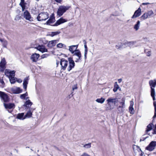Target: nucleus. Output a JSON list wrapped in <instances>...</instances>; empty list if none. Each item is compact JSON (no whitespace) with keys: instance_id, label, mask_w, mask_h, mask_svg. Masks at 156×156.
Listing matches in <instances>:
<instances>
[{"instance_id":"1","label":"nucleus","mask_w":156,"mask_h":156,"mask_svg":"<svg viewBox=\"0 0 156 156\" xmlns=\"http://www.w3.org/2000/svg\"><path fill=\"white\" fill-rule=\"evenodd\" d=\"M70 7L64 5H60L57 11V14L59 16H62L63 14L68 10Z\"/></svg>"},{"instance_id":"2","label":"nucleus","mask_w":156,"mask_h":156,"mask_svg":"<svg viewBox=\"0 0 156 156\" xmlns=\"http://www.w3.org/2000/svg\"><path fill=\"white\" fill-rule=\"evenodd\" d=\"M48 18V14L47 12H42L40 13L37 17V20L39 21L45 20Z\"/></svg>"},{"instance_id":"3","label":"nucleus","mask_w":156,"mask_h":156,"mask_svg":"<svg viewBox=\"0 0 156 156\" xmlns=\"http://www.w3.org/2000/svg\"><path fill=\"white\" fill-rule=\"evenodd\" d=\"M0 97L4 103H7L9 101L10 98L9 96L4 92L0 91Z\"/></svg>"},{"instance_id":"4","label":"nucleus","mask_w":156,"mask_h":156,"mask_svg":"<svg viewBox=\"0 0 156 156\" xmlns=\"http://www.w3.org/2000/svg\"><path fill=\"white\" fill-rule=\"evenodd\" d=\"M73 56L75 58V62H78L80 61L81 60V54L80 51L79 50H76L75 52L73 53Z\"/></svg>"},{"instance_id":"5","label":"nucleus","mask_w":156,"mask_h":156,"mask_svg":"<svg viewBox=\"0 0 156 156\" xmlns=\"http://www.w3.org/2000/svg\"><path fill=\"white\" fill-rule=\"evenodd\" d=\"M155 147H156V141H152L147 147V150L152 151L155 149Z\"/></svg>"},{"instance_id":"6","label":"nucleus","mask_w":156,"mask_h":156,"mask_svg":"<svg viewBox=\"0 0 156 156\" xmlns=\"http://www.w3.org/2000/svg\"><path fill=\"white\" fill-rule=\"evenodd\" d=\"M68 62L64 58H62L60 62V64L61 66L62 69L65 70L68 65Z\"/></svg>"},{"instance_id":"7","label":"nucleus","mask_w":156,"mask_h":156,"mask_svg":"<svg viewBox=\"0 0 156 156\" xmlns=\"http://www.w3.org/2000/svg\"><path fill=\"white\" fill-rule=\"evenodd\" d=\"M23 17L26 20L30 21H33V18L31 17L30 13L27 10L24 12Z\"/></svg>"},{"instance_id":"8","label":"nucleus","mask_w":156,"mask_h":156,"mask_svg":"<svg viewBox=\"0 0 156 156\" xmlns=\"http://www.w3.org/2000/svg\"><path fill=\"white\" fill-rule=\"evenodd\" d=\"M3 105L5 108L7 109H13L15 108V105L14 103H4Z\"/></svg>"},{"instance_id":"9","label":"nucleus","mask_w":156,"mask_h":156,"mask_svg":"<svg viewBox=\"0 0 156 156\" xmlns=\"http://www.w3.org/2000/svg\"><path fill=\"white\" fill-rule=\"evenodd\" d=\"M69 65L67 69L69 71L74 67L75 63L74 61L71 58H69Z\"/></svg>"},{"instance_id":"10","label":"nucleus","mask_w":156,"mask_h":156,"mask_svg":"<svg viewBox=\"0 0 156 156\" xmlns=\"http://www.w3.org/2000/svg\"><path fill=\"white\" fill-rule=\"evenodd\" d=\"M15 71L13 70L11 71L10 70L8 69H5V75L9 78L13 74H15Z\"/></svg>"},{"instance_id":"11","label":"nucleus","mask_w":156,"mask_h":156,"mask_svg":"<svg viewBox=\"0 0 156 156\" xmlns=\"http://www.w3.org/2000/svg\"><path fill=\"white\" fill-rule=\"evenodd\" d=\"M40 57V55L38 54L35 53L33 54L31 56L30 59L33 62H36Z\"/></svg>"},{"instance_id":"12","label":"nucleus","mask_w":156,"mask_h":156,"mask_svg":"<svg viewBox=\"0 0 156 156\" xmlns=\"http://www.w3.org/2000/svg\"><path fill=\"white\" fill-rule=\"evenodd\" d=\"M78 45H73L69 46V51L72 54L75 52L76 50H77V48Z\"/></svg>"},{"instance_id":"13","label":"nucleus","mask_w":156,"mask_h":156,"mask_svg":"<svg viewBox=\"0 0 156 156\" xmlns=\"http://www.w3.org/2000/svg\"><path fill=\"white\" fill-rule=\"evenodd\" d=\"M66 21L67 20H66L63 18L62 17H61L57 21L53 26H57Z\"/></svg>"},{"instance_id":"14","label":"nucleus","mask_w":156,"mask_h":156,"mask_svg":"<svg viewBox=\"0 0 156 156\" xmlns=\"http://www.w3.org/2000/svg\"><path fill=\"white\" fill-rule=\"evenodd\" d=\"M141 14V10L140 8H139L137 10H136L132 18L133 19L136 18L139 16Z\"/></svg>"},{"instance_id":"15","label":"nucleus","mask_w":156,"mask_h":156,"mask_svg":"<svg viewBox=\"0 0 156 156\" xmlns=\"http://www.w3.org/2000/svg\"><path fill=\"white\" fill-rule=\"evenodd\" d=\"M130 106L129 107V111L131 114H133L134 113V111L133 106L134 105V102L133 100H131L130 101Z\"/></svg>"},{"instance_id":"16","label":"nucleus","mask_w":156,"mask_h":156,"mask_svg":"<svg viewBox=\"0 0 156 156\" xmlns=\"http://www.w3.org/2000/svg\"><path fill=\"white\" fill-rule=\"evenodd\" d=\"M106 101L109 105H110V103H113L114 105H115L116 103H117L118 101L116 98H109Z\"/></svg>"},{"instance_id":"17","label":"nucleus","mask_w":156,"mask_h":156,"mask_svg":"<svg viewBox=\"0 0 156 156\" xmlns=\"http://www.w3.org/2000/svg\"><path fill=\"white\" fill-rule=\"evenodd\" d=\"M154 121V119H153L152 121V123H150L147 126V134L148 135V132L149 131L152 130L153 129V128H154V126L153 123Z\"/></svg>"},{"instance_id":"18","label":"nucleus","mask_w":156,"mask_h":156,"mask_svg":"<svg viewBox=\"0 0 156 156\" xmlns=\"http://www.w3.org/2000/svg\"><path fill=\"white\" fill-rule=\"evenodd\" d=\"M58 41V40H53L49 41L48 43V46L49 48H51L55 46Z\"/></svg>"},{"instance_id":"19","label":"nucleus","mask_w":156,"mask_h":156,"mask_svg":"<svg viewBox=\"0 0 156 156\" xmlns=\"http://www.w3.org/2000/svg\"><path fill=\"white\" fill-rule=\"evenodd\" d=\"M149 84L151 88V90L152 89H154V88L156 85V80H150L149 82Z\"/></svg>"},{"instance_id":"20","label":"nucleus","mask_w":156,"mask_h":156,"mask_svg":"<svg viewBox=\"0 0 156 156\" xmlns=\"http://www.w3.org/2000/svg\"><path fill=\"white\" fill-rule=\"evenodd\" d=\"M12 92L14 94H18L21 93L22 90L20 88L16 87L12 89Z\"/></svg>"},{"instance_id":"21","label":"nucleus","mask_w":156,"mask_h":156,"mask_svg":"<svg viewBox=\"0 0 156 156\" xmlns=\"http://www.w3.org/2000/svg\"><path fill=\"white\" fill-rule=\"evenodd\" d=\"M32 104V102H31L30 100L28 99L25 102L23 105V106L25 107L26 108H30Z\"/></svg>"},{"instance_id":"22","label":"nucleus","mask_w":156,"mask_h":156,"mask_svg":"<svg viewBox=\"0 0 156 156\" xmlns=\"http://www.w3.org/2000/svg\"><path fill=\"white\" fill-rule=\"evenodd\" d=\"M29 78L27 77L25 78L23 80V87L24 89L26 90L27 88V84L28 83V81L29 80Z\"/></svg>"},{"instance_id":"23","label":"nucleus","mask_w":156,"mask_h":156,"mask_svg":"<svg viewBox=\"0 0 156 156\" xmlns=\"http://www.w3.org/2000/svg\"><path fill=\"white\" fill-rule=\"evenodd\" d=\"M37 49L40 51L43 52H47L48 50L43 46H39L37 47Z\"/></svg>"},{"instance_id":"24","label":"nucleus","mask_w":156,"mask_h":156,"mask_svg":"<svg viewBox=\"0 0 156 156\" xmlns=\"http://www.w3.org/2000/svg\"><path fill=\"white\" fill-rule=\"evenodd\" d=\"M55 18L53 16H51L49 19L47 21L46 24L49 25L50 24L53 23L55 21Z\"/></svg>"},{"instance_id":"25","label":"nucleus","mask_w":156,"mask_h":156,"mask_svg":"<svg viewBox=\"0 0 156 156\" xmlns=\"http://www.w3.org/2000/svg\"><path fill=\"white\" fill-rule=\"evenodd\" d=\"M15 76V74H12L11 76H10L9 78V81L12 84H13L15 83L16 82V80L15 78L14 77Z\"/></svg>"},{"instance_id":"26","label":"nucleus","mask_w":156,"mask_h":156,"mask_svg":"<svg viewBox=\"0 0 156 156\" xmlns=\"http://www.w3.org/2000/svg\"><path fill=\"white\" fill-rule=\"evenodd\" d=\"M21 2L20 5L22 8V10L23 11L25 9V5L27 4L24 2V0H20Z\"/></svg>"},{"instance_id":"27","label":"nucleus","mask_w":156,"mask_h":156,"mask_svg":"<svg viewBox=\"0 0 156 156\" xmlns=\"http://www.w3.org/2000/svg\"><path fill=\"white\" fill-rule=\"evenodd\" d=\"M24 115V113H19L17 115L16 118L20 119H24L25 118V117L23 118Z\"/></svg>"},{"instance_id":"28","label":"nucleus","mask_w":156,"mask_h":156,"mask_svg":"<svg viewBox=\"0 0 156 156\" xmlns=\"http://www.w3.org/2000/svg\"><path fill=\"white\" fill-rule=\"evenodd\" d=\"M32 112H31V110H30V109L28 111V112H27L26 115H25V118H29L31 117L32 115Z\"/></svg>"},{"instance_id":"29","label":"nucleus","mask_w":156,"mask_h":156,"mask_svg":"<svg viewBox=\"0 0 156 156\" xmlns=\"http://www.w3.org/2000/svg\"><path fill=\"white\" fill-rule=\"evenodd\" d=\"M6 62L5 59L4 58L2 59L0 62V66L4 67H5Z\"/></svg>"},{"instance_id":"30","label":"nucleus","mask_w":156,"mask_h":156,"mask_svg":"<svg viewBox=\"0 0 156 156\" xmlns=\"http://www.w3.org/2000/svg\"><path fill=\"white\" fill-rule=\"evenodd\" d=\"M140 22L139 21H138L136 22V23L134 27V28L137 31L139 29L140 27Z\"/></svg>"},{"instance_id":"31","label":"nucleus","mask_w":156,"mask_h":156,"mask_svg":"<svg viewBox=\"0 0 156 156\" xmlns=\"http://www.w3.org/2000/svg\"><path fill=\"white\" fill-rule=\"evenodd\" d=\"M105 100V99L103 98H98L96 100V101L98 103H101V104L103 103Z\"/></svg>"},{"instance_id":"32","label":"nucleus","mask_w":156,"mask_h":156,"mask_svg":"<svg viewBox=\"0 0 156 156\" xmlns=\"http://www.w3.org/2000/svg\"><path fill=\"white\" fill-rule=\"evenodd\" d=\"M155 92L154 89H152V90H151V96L152 97V98H153V99L154 101L155 99Z\"/></svg>"},{"instance_id":"33","label":"nucleus","mask_w":156,"mask_h":156,"mask_svg":"<svg viewBox=\"0 0 156 156\" xmlns=\"http://www.w3.org/2000/svg\"><path fill=\"white\" fill-rule=\"evenodd\" d=\"M60 32L59 31H58L57 32H52L50 34H49V35L51 37H53L55 35H57V34H60Z\"/></svg>"},{"instance_id":"34","label":"nucleus","mask_w":156,"mask_h":156,"mask_svg":"<svg viewBox=\"0 0 156 156\" xmlns=\"http://www.w3.org/2000/svg\"><path fill=\"white\" fill-rule=\"evenodd\" d=\"M28 95V93L27 92L25 94H22L20 95V98L21 99H25L26 96H27Z\"/></svg>"},{"instance_id":"35","label":"nucleus","mask_w":156,"mask_h":156,"mask_svg":"<svg viewBox=\"0 0 156 156\" xmlns=\"http://www.w3.org/2000/svg\"><path fill=\"white\" fill-rule=\"evenodd\" d=\"M153 12L152 10H150L149 11H148V12L147 13V18L148 16H152L153 15Z\"/></svg>"},{"instance_id":"36","label":"nucleus","mask_w":156,"mask_h":156,"mask_svg":"<svg viewBox=\"0 0 156 156\" xmlns=\"http://www.w3.org/2000/svg\"><path fill=\"white\" fill-rule=\"evenodd\" d=\"M84 42V47L85 48L84 52H87V42L85 40H83Z\"/></svg>"},{"instance_id":"37","label":"nucleus","mask_w":156,"mask_h":156,"mask_svg":"<svg viewBox=\"0 0 156 156\" xmlns=\"http://www.w3.org/2000/svg\"><path fill=\"white\" fill-rule=\"evenodd\" d=\"M124 107L123 106H119L118 108V110L120 112H123V108Z\"/></svg>"},{"instance_id":"38","label":"nucleus","mask_w":156,"mask_h":156,"mask_svg":"<svg viewBox=\"0 0 156 156\" xmlns=\"http://www.w3.org/2000/svg\"><path fill=\"white\" fill-rule=\"evenodd\" d=\"M122 101L120 102V104L122 105L121 106L125 107V98H122L121 99Z\"/></svg>"},{"instance_id":"39","label":"nucleus","mask_w":156,"mask_h":156,"mask_svg":"<svg viewBox=\"0 0 156 156\" xmlns=\"http://www.w3.org/2000/svg\"><path fill=\"white\" fill-rule=\"evenodd\" d=\"M91 143L86 144L83 146V147L86 148H89L91 147Z\"/></svg>"},{"instance_id":"40","label":"nucleus","mask_w":156,"mask_h":156,"mask_svg":"<svg viewBox=\"0 0 156 156\" xmlns=\"http://www.w3.org/2000/svg\"><path fill=\"white\" fill-rule=\"evenodd\" d=\"M135 42L134 41H131L125 43V45L127 44L128 45H130L131 44H134Z\"/></svg>"},{"instance_id":"41","label":"nucleus","mask_w":156,"mask_h":156,"mask_svg":"<svg viewBox=\"0 0 156 156\" xmlns=\"http://www.w3.org/2000/svg\"><path fill=\"white\" fill-rule=\"evenodd\" d=\"M153 134H156V129L155 128H154L153 130V132L151 134H150L149 133H148V135H149L150 136H151Z\"/></svg>"},{"instance_id":"42","label":"nucleus","mask_w":156,"mask_h":156,"mask_svg":"<svg viewBox=\"0 0 156 156\" xmlns=\"http://www.w3.org/2000/svg\"><path fill=\"white\" fill-rule=\"evenodd\" d=\"M64 46V44H63L61 43H59L57 44V47L58 48H61Z\"/></svg>"},{"instance_id":"43","label":"nucleus","mask_w":156,"mask_h":156,"mask_svg":"<svg viewBox=\"0 0 156 156\" xmlns=\"http://www.w3.org/2000/svg\"><path fill=\"white\" fill-rule=\"evenodd\" d=\"M114 88L118 89L119 88V85L117 84V82H115V83Z\"/></svg>"},{"instance_id":"44","label":"nucleus","mask_w":156,"mask_h":156,"mask_svg":"<svg viewBox=\"0 0 156 156\" xmlns=\"http://www.w3.org/2000/svg\"><path fill=\"white\" fill-rule=\"evenodd\" d=\"M81 156H90L89 154L86 153H83Z\"/></svg>"},{"instance_id":"45","label":"nucleus","mask_w":156,"mask_h":156,"mask_svg":"<svg viewBox=\"0 0 156 156\" xmlns=\"http://www.w3.org/2000/svg\"><path fill=\"white\" fill-rule=\"evenodd\" d=\"M153 105L154 107V112H156V102L154 101Z\"/></svg>"},{"instance_id":"46","label":"nucleus","mask_w":156,"mask_h":156,"mask_svg":"<svg viewBox=\"0 0 156 156\" xmlns=\"http://www.w3.org/2000/svg\"><path fill=\"white\" fill-rule=\"evenodd\" d=\"M135 147H133L134 149V148H136L137 149V150L138 151H141V149L140 148V147L138 146H135Z\"/></svg>"},{"instance_id":"47","label":"nucleus","mask_w":156,"mask_h":156,"mask_svg":"<svg viewBox=\"0 0 156 156\" xmlns=\"http://www.w3.org/2000/svg\"><path fill=\"white\" fill-rule=\"evenodd\" d=\"M145 135H144V136L141 137L140 140V141H144L146 139V137H144V136Z\"/></svg>"},{"instance_id":"48","label":"nucleus","mask_w":156,"mask_h":156,"mask_svg":"<svg viewBox=\"0 0 156 156\" xmlns=\"http://www.w3.org/2000/svg\"><path fill=\"white\" fill-rule=\"evenodd\" d=\"M151 55V51H148L147 52V56H150Z\"/></svg>"},{"instance_id":"49","label":"nucleus","mask_w":156,"mask_h":156,"mask_svg":"<svg viewBox=\"0 0 156 156\" xmlns=\"http://www.w3.org/2000/svg\"><path fill=\"white\" fill-rule=\"evenodd\" d=\"M5 68V67L0 66V71L1 72H3Z\"/></svg>"},{"instance_id":"50","label":"nucleus","mask_w":156,"mask_h":156,"mask_svg":"<svg viewBox=\"0 0 156 156\" xmlns=\"http://www.w3.org/2000/svg\"><path fill=\"white\" fill-rule=\"evenodd\" d=\"M145 13H144L141 17V20H144L145 17Z\"/></svg>"},{"instance_id":"51","label":"nucleus","mask_w":156,"mask_h":156,"mask_svg":"<svg viewBox=\"0 0 156 156\" xmlns=\"http://www.w3.org/2000/svg\"><path fill=\"white\" fill-rule=\"evenodd\" d=\"M48 56V55L47 54L46 55H43L41 56V57L42 58H44L47 57Z\"/></svg>"},{"instance_id":"52","label":"nucleus","mask_w":156,"mask_h":156,"mask_svg":"<svg viewBox=\"0 0 156 156\" xmlns=\"http://www.w3.org/2000/svg\"><path fill=\"white\" fill-rule=\"evenodd\" d=\"M21 18V16H16L15 19L16 20H19Z\"/></svg>"},{"instance_id":"53","label":"nucleus","mask_w":156,"mask_h":156,"mask_svg":"<svg viewBox=\"0 0 156 156\" xmlns=\"http://www.w3.org/2000/svg\"><path fill=\"white\" fill-rule=\"evenodd\" d=\"M146 5V3H142V4L141 5V7L142 8H145V7H143V6L144 5Z\"/></svg>"},{"instance_id":"54","label":"nucleus","mask_w":156,"mask_h":156,"mask_svg":"<svg viewBox=\"0 0 156 156\" xmlns=\"http://www.w3.org/2000/svg\"><path fill=\"white\" fill-rule=\"evenodd\" d=\"M77 88L76 85H74V86L73 87L72 89L73 90L75 89H76Z\"/></svg>"},{"instance_id":"55","label":"nucleus","mask_w":156,"mask_h":156,"mask_svg":"<svg viewBox=\"0 0 156 156\" xmlns=\"http://www.w3.org/2000/svg\"><path fill=\"white\" fill-rule=\"evenodd\" d=\"M87 52H84V58L85 60L87 58Z\"/></svg>"},{"instance_id":"56","label":"nucleus","mask_w":156,"mask_h":156,"mask_svg":"<svg viewBox=\"0 0 156 156\" xmlns=\"http://www.w3.org/2000/svg\"><path fill=\"white\" fill-rule=\"evenodd\" d=\"M16 81L19 83H21L22 82V80L20 79H18L16 80Z\"/></svg>"},{"instance_id":"57","label":"nucleus","mask_w":156,"mask_h":156,"mask_svg":"<svg viewBox=\"0 0 156 156\" xmlns=\"http://www.w3.org/2000/svg\"><path fill=\"white\" fill-rule=\"evenodd\" d=\"M115 47L117 49H119L121 48L122 47L121 46H118V45H116L115 46Z\"/></svg>"},{"instance_id":"58","label":"nucleus","mask_w":156,"mask_h":156,"mask_svg":"<svg viewBox=\"0 0 156 156\" xmlns=\"http://www.w3.org/2000/svg\"><path fill=\"white\" fill-rule=\"evenodd\" d=\"M55 1L57 2L60 3L62 1V0H55Z\"/></svg>"},{"instance_id":"59","label":"nucleus","mask_w":156,"mask_h":156,"mask_svg":"<svg viewBox=\"0 0 156 156\" xmlns=\"http://www.w3.org/2000/svg\"><path fill=\"white\" fill-rule=\"evenodd\" d=\"M0 82L2 84V85L5 84L4 82L2 80H0Z\"/></svg>"},{"instance_id":"60","label":"nucleus","mask_w":156,"mask_h":156,"mask_svg":"<svg viewBox=\"0 0 156 156\" xmlns=\"http://www.w3.org/2000/svg\"><path fill=\"white\" fill-rule=\"evenodd\" d=\"M122 79H119L118 80V81L119 83H120L122 81Z\"/></svg>"},{"instance_id":"61","label":"nucleus","mask_w":156,"mask_h":156,"mask_svg":"<svg viewBox=\"0 0 156 156\" xmlns=\"http://www.w3.org/2000/svg\"><path fill=\"white\" fill-rule=\"evenodd\" d=\"M118 89H117V88H114L113 89V91L114 92H116L117 91V90H118Z\"/></svg>"},{"instance_id":"62","label":"nucleus","mask_w":156,"mask_h":156,"mask_svg":"<svg viewBox=\"0 0 156 156\" xmlns=\"http://www.w3.org/2000/svg\"><path fill=\"white\" fill-rule=\"evenodd\" d=\"M156 117V112H154V116H153V119H154Z\"/></svg>"},{"instance_id":"63","label":"nucleus","mask_w":156,"mask_h":156,"mask_svg":"<svg viewBox=\"0 0 156 156\" xmlns=\"http://www.w3.org/2000/svg\"><path fill=\"white\" fill-rule=\"evenodd\" d=\"M0 41L2 42H6V41H4V40L3 39H0Z\"/></svg>"},{"instance_id":"64","label":"nucleus","mask_w":156,"mask_h":156,"mask_svg":"<svg viewBox=\"0 0 156 156\" xmlns=\"http://www.w3.org/2000/svg\"><path fill=\"white\" fill-rule=\"evenodd\" d=\"M144 154V153L143 152H141V153L140 154V156H145L144 155L143 156Z\"/></svg>"}]
</instances>
